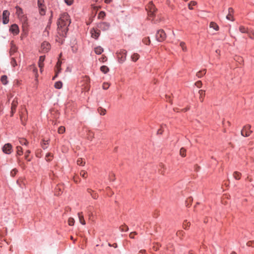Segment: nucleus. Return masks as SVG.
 Returning a JSON list of instances; mask_svg holds the SVG:
<instances>
[{
  "label": "nucleus",
  "mask_w": 254,
  "mask_h": 254,
  "mask_svg": "<svg viewBox=\"0 0 254 254\" xmlns=\"http://www.w3.org/2000/svg\"><path fill=\"white\" fill-rule=\"evenodd\" d=\"M233 177L236 180H239L241 178L242 174L241 173H240L238 171H235L233 173Z\"/></svg>",
  "instance_id": "412c9836"
},
{
  "label": "nucleus",
  "mask_w": 254,
  "mask_h": 254,
  "mask_svg": "<svg viewBox=\"0 0 254 254\" xmlns=\"http://www.w3.org/2000/svg\"><path fill=\"white\" fill-rule=\"evenodd\" d=\"M9 12L7 10H4L2 14L3 16V23L4 24H7L8 22V16Z\"/></svg>",
  "instance_id": "4468645a"
},
{
  "label": "nucleus",
  "mask_w": 254,
  "mask_h": 254,
  "mask_svg": "<svg viewBox=\"0 0 254 254\" xmlns=\"http://www.w3.org/2000/svg\"><path fill=\"white\" fill-rule=\"evenodd\" d=\"M80 175L82 178L84 179H86L87 177V172L84 170H82L80 171Z\"/></svg>",
  "instance_id": "79ce46f5"
},
{
  "label": "nucleus",
  "mask_w": 254,
  "mask_h": 254,
  "mask_svg": "<svg viewBox=\"0 0 254 254\" xmlns=\"http://www.w3.org/2000/svg\"><path fill=\"white\" fill-rule=\"evenodd\" d=\"M137 235V233L136 232H131L129 234V237L131 239H134V235Z\"/></svg>",
  "instance_id": "5fc2aeb1"
},
{
  "label": "nucleus",
  "mask_w": 254,
  "mask_h": 254,
  "mask_svg": "<svg viewBox=\"0 0 254 254\" xmlns=\"http://www.w3.org/2000/svg\"><path fill=\"white\" fill-rule=\"evenodd\" d=\"M120 230L122 232H127L128 230V227L126 225L124 224L120 227Z\"/></svg>",
  "instance_id": "bb28decb"
},
{
  "label": "nucleus",
  "mask_w": 254,
  "mask_h": 254,
  "mask_svg": "<svg viewBox=\"0 0 254 254\" xmlns=\"http://www.w3.org/2000/svg\"><path fill=\"white\" fill-rule=\"evenodd\" d=\"M198 93L199 94V100L201 102H202L204 100L205 96V91L203 90H200L198 91Z\"/></svg>",
  "instance_id": "aec40b11"
},
{
  "label": "nucleus",
  "mask_w": 254,
  "mask_h": 254,
  "mask_svg": "<svg viewBox=\"0 0 254 254\" xmlns=\"http://www.w3.org/2000/svg\"><path fill=\"white\" fill-rule=\"evenodd\" d=\"M159 245L157 244L156 245H155L153 247V249L154 251H157L159 249Z\"/></svg>",
  "instance_id": "052dcab7"
},
{
  "label": "nucleus",
  "mask_w": 254,
  "mask_h": 254,
  "mask_svg": "<svg viewBox=\"0 0 254 254\" xmlns=\"http://www.w3.org/2000/svg\"><path fill=\"white\" fill-rule=\"evenodd\" d=\"M239 31L242 33H249V29L247 27H246L243 25H241L239 27Z\"/></svg>",
  "instance_id": "f3484780"
},
{
  "label": "nucleus",
  "mask_w": 254,
  "mask_h": 254,
  "mask_svg": "<svg viewBox=\"0 0 254 254\" xmlns=\"http://www.w3.org/2000/svg\"><path fill=\"white\" fill-rule=\"evenodd\" d=\"M77 164L79 165L84 166L85 164V161L82 158H78L77 160Z\"/></svg>",
  "instance_id": "58836bf2"
},
{
  "label": "nucleus",
  "mask_w": 254,
  "mask_h": 254,
  "mask_svg": "<svg viewBox=\"0 0 254 254\" xmlns=\"http://www.w3.org/2000/svg\"><path fill=\"white\" fill-rule=\"evenodd\" d=\"M53 156L52 153H48L46 154L45 159L47 161H51L53 159Z\"/></svg>",
  "instance_id": "cd10ccee"
},
{
  "label": "nucleus",
  "mask_w": 254,
  "mask_h": 254,
  "mask_svg": "<svg viewBox=\"0 0 254 254\" xmlns=\"http://www.w3.org/2000/svg\"><path fill=\"white\" fill-rule=\"evenodd\" d=\"M16 149H17V154L19 156L21 155L23 153L22 148L20 146H17Z\"/></svg>",
  "instance_id": "4c0bfd02"
},
{
  "label": "nucleus",
  "mask_w": 254,
  "mask_h": 254,
  "mask_svg": "<svg viewBox=\"0 0 254 254\" xmlns=\"http://www.w3.org/2000/svg\"><path fill=\"white\" fill-rule=\"evenodd\" d=\"M110 87V84L107 82H104L103 84L102 87L104 89L106 90Z\"/></svg>",
  "instance_id": "09e8293b"
},
{
  "label": "nucleus",
  "mask_w": 254,
  "mask_h": 254,
  "mask_svg": "<svg viewBox=\"0 0 254 254\" xmlns=\"http://www.w3.org/2000/svg\"><path fill=\"white\" fill-rule=\"evenodd\" d=\"M111 180L114 181L115 180V175L114 174H112V176L110 177Z\"/></svg>",
  "instance_id": "338daca9"
},
{
  "label": "nucleus",
  "mask_w": 254,
  "mask_h": 254,
  "mask_svg": "<svg viewBox=\"0 0 254 254\" xmlns=\"http://www.w3.org/2000/svg\"><path fill=\"white\" fill-rule=\"evenodd\" d=\"M61 62L59 60L57 63L56 68H61Z\"/></svg>",
  "instance_id": "4d7b16f0"
},
{
  "label": "nucleus",
  "mask_w": 254,
  "mask_h": 254,
  "mask_svg": "<svg viewBox=\"0 0 254 254\" xmlns=\"http://www.w3.org/2000/svg\"><path fill=\"white\" fill-rule=\"evenodd\" d=\"M10 63H11V64L13 67H15L16 65H17L16 60H15V58L13 57L11 58V61Z\"/></svg>",
  "instance_id": "8fccbe9b"
},
{
  "label": "nucleus",
  "mask_w": 254,
  "mask_h": 254,
  "mask_svg": "<svg viewBox=\"0 0 254 254\" xmlns=\"http://www.w3.org/2000/svg\"><path fill=\"white\" fill-rule=\"evenodd\" d=\"M247 179L249 180V182H253V178L251 177L250 176H248Z\"/></svg>",
  "instance_id": "69168bd1"
},
{
  "label": "nucleus",
  "mask_w": 254,
  "mask_h": 254,
  "mask_svg": "<svg viewBox=\"0 0 254 254\" xmlns=\"http://www.w3.org/2000/svg\"><path fill=\"white\" fill-rule=\"evenodd\" d=\"M226 18L230 21H234V18L233 17V14H228L226 16Z\"/></svg>",
  "instance_id": "de8ad7c7"
},
{
  "label": "nucleus",
  "mask_w": 254,
  "mask_h": 254,
  "mask_svg": "<svg viewBox=\"0 0 254 254\" xmlns=\"http://www.w3.org/2000/svg\"><path fill=\"white\" fill-rule=\"evenodd\" d=\"M63 83L61 81H57L55 83V87L57 89H61Z\"/></svg>",
  "instance_id": "c9c22d12"
},
{
  "label": "nucleus",
  "mask_w": 254,
  "mask_h": 254,
  "mask_svg": "<svg viewBox=\"0 0 254 254\" xmlns=\"http://www.w3.org/2000/svg\"><path fill=\"white\" fill-rule=\"evenodd\" d=\"M78 216L80 223L83 225H85L86 222L84 219L83 213L82 212L78 213Z\"/></svg>",
  "instance_id": "dca6fc26"
},
{
  "label": "nucleus",
  "mask_w": 254,
  "mask_h": 254,
  "mask_svg": "<svg viewBox=\"0 0 254 254\" xmlns=\"http://www.w3.org/2000/svg\"><path fill=\"white\" fill-rule=\"evenodd\" d=\"M202 82L201 81L199 80V81H196L195 83V85L198 88H200L202 86Z\"/></svg>",
  "instance_id": "3c124183"
},
{
  "label": "nucleus",
  "mask_w": 254,
  "mask_h": 254,
  "mask_svg": "<svg viewBox=\"0 0 254 254\" xmlns=\"http://www.w3.org/2000/svg\"><path fill=\"white\" fill-rule=\"evenodd\" d=\"M108 245H109L110 247H114V248H117V247H118L117 244H116V243H114V244H113V245H111V244L109 243V244H108Z\"/></svg>",
  "instance_id": "680f3d73"
},
{
  "label": "nucleus",
  "mask_w": 254,
  "mask_h": 254,
  "mask_svg": "<svg viewBox=\"0 0 254 254\" xmlns=\"http://www.w3.org/2000/svg\"><path fill=\"white\" fill-rule=\"evenodd\" d=\"M146 9L148 11V15L149 16V19L151 20V18L153 17L154 12L156 11V8L152 2H150L146 7Z\"/></svg>",
  "instance_id": "f03ea898"
},
{
  "label": "nucleus",
  "mask_w": 254,
  "mask_h": 254,
  "mask_svg": "<svg viewBox=\"0 0 254 254\" xmlns=\"http://www.w3.org/2000/svg\"><path fill=\"white\" fill-rule=\"evenodd\" d=\"M206 73V69H203L202 70H200L198 72H197L196 74V75L198 78H201Z\"/></svg>",
  "instance_id": "393cba45"
},
{
  "label": "nucleus",
  "mask_w": 254,
  "mask_h": 254,
  "mask_svg": "<svg viewBox=\"0 0 254 254\" xmlns=\"http://www.w3.org/2000/svg\"><path fill=\"white\" fill-rule=\"evenodd\" d=\"M190 222H188L187 220L185 221L183 223V227L184 229H188L190 227Z\"/></svg>",
  "instance_id": "a19ab883"
},
{
  "label": "nucleus",
  "mask_w": 254,
  "mask_h": 254,
  "mask_svg": "<svg viewBox=\"0 0 254 254\" xmlns=\"http://www.w3.org/2000/svg\"><path fill=\"white\" fill-rule=\"evenodd\" d=\"M18 104V99L17 98H15L11 103V116H12L13 114L16 111L17 106Z\"/></svg>",
  "instance_id": "6e6552de"
},
{
  "label": "nucleus",
  "mask_w": 254,
  "mask_h": 254,
  "mask_svg": "<svg viewBox=\"0 0 254 254\" xmlns=\"http://www.w3.org/2000/svg\"><path fill=\"white\" fill-rule=\"evenodd\" d=\"M127 51L125 50H120L117 53V57L119 62L121 63H123L126 60Z\"/></svg>",
  "instance_id": "20e7f679"
},
{
  "label": "nucleus",
  "mask_w": 254,
  "mask_h": 254,
  "mask_svg": "<svg viewBox=\"0 0 254 254\" xmlns=\"http://www.w3.org/2000/svg\"><path fill=\"white\" fill-rule=\"evenodd\" d=\"M45 60V57L44 56H41L39 58L38 65L40 68L43 69L44 67V61Z\"/></svg>",
  "instance_id": "a211bd4d"
},
{
  "label": "nucleus",
  "mask_w": 254,
  "mask_h": 254,
  "mask_svg": "<svg viewBox=\"0 0 254 254\" xmlns=\"http://www.w3.org/2000/svg\"><path fill=\"white\" fill-rule=\"evenodd\" d=\"M90 33L92 37L97 39L100 34V31L98 28L96 29L92 28L91 30Z\"/></svg>",
  "instance_id": "9d476101"
},
{
  "label": "nucleus",
  "mask_w": 254,
  "mask_h": 254,
  "mask_svg": "<svg viewBox=\"0 0 254 254\" xmlns=\"http://www.w3.org/2000/svg\"><path fill=\"white\" fill-rule=\"evenodd\" d=\"M30 152H31L29 150H28L25 152V158L28 161H30V159L29 158V155Z\"/></svg>",
  "instance_id": "49530a36"
},
{
  "label": "nucleus",
  "mask_w": 254,
  "mask_h": 254,
  "mask_svg": "<svg viewBox=\"0 0 254 254\" xmlns=\"http://www.w3.org/2000/svg\"><path fill=\"white\" fill-rule=\"evenodd\" d=\"M234 12V9L232 7H229L228 9V14H233Z\"/></svg>",
  "instance_id": "bf43d9fd"
},
{
  "label": "nucleus",
  "mask_w": 254,
  "mask_h": 254,
  "mask_svg": "<svg viewBox=\"0 0 254 254\" xmlns=\"http://www.w3.org/2000/svg\"><path fill=\"white\" fill-rule=\"evenodd\" d=\"M2 151L6 154H10L12 151V145L10 143L5 144L2 148Z\"/></svg>",
  "instance_id": "1a4fd4ad"
},
{
  "label": "nucleus",
  "mask_w": 254,
  "mask_h": 254,
  "mask_svg": "<svg viewBox=\"0 0 254 254\" xmlns=\"http://www.w3.org/2000/svg\"><path fill=\"white\" fill-rule=\"evenodd\" d=\"M196 4V2L194 1H191L190 2L189 4V8L190 9H193V6H194Z\"/></svg>",
  "instance_id": "a18cd8bd"
},
{
  "label": "nucleus",
  "mask_w": 254,
  "mask_h": 254,
  "mask_svg": "<svg viewBox=\"0 0 254 254\" xmlns=\"http://www.w3.org/2000/svg\"><path fill=\"white\" fill-rule=\"evenodd\" d=\"M180 154L184 157L186 156V149L183 147L181 148L180 150Z\"/></svg>",
  "instance_id": "473e14b6"
},
{
  "label": "nucleus",
  "mask_w": 254,
  "mask_h": 254,
  "mask_svg": "<svg viewBox=\"0 0 254 254\" xmlns=\"http://www.w3.org/2000/svg\"><path fill=\"white\" fill-rule=\"evenodd\" d=\"M79 178L78 177H74L73 180L75 183H77L78 182Z\"/></svg>",
  "instance_id": "0e129e2a"
},
{
  "label": "nucleus",
  "mask_w": 254,
  "mask_h": 254,
  "mask_svg": "<svg viewBox=\"0 0 254 254\" xmlns=\"http://www.w3.org/2000/svg\"><path fill=\"white\" fill-rule=\"evenodd\" d=\"M87 191L88 193H89L91 195V197L93 199H96L98 198V195L94 190L88 188L87 189Z\"/></svg>",
  "instance_id": "2eb2a0df"
},
{
  "label": "nucleus",
  "mask_w": 254,
  "mask_h": 254,
  "mask_svg": "<svg viewBox=\"0 0 254 254\" xmlns=\"http://www.w3.org/2000/svg\"><path fill=\"white\" fill-rule=\"evenodd\" d=\"M17 172V170L16 169H13L10 172L11 176L14 177L16 174Z\"/></svg>",
  "instance_id": "864d4df0"
},
{
  "label": "nucleus",
  "mask_w": 254,
  "mask_h": 254,
  "mask_svg": "<svg viewBox=\"0 0 254 254\" xmlns=\"http://www.w3.org/2000/svg\"><path fill=\"white\" fill-rule=\"evenodd\" d=\"M139 56L138 54L134 53L131 56V59L132 61L136 62L139 59Z\"/></svg>",
  "instance_id": "f704fd0d"
},
{
  "label": "nucleus",
  "mask_w": 254,
  "mask_h": 254,
  "mask_svg": "<svg viewBox=\"0 0 254 254\" xmlns=\"http://www.w3.org/2000/svg\"><path fill=\"white\" fill-rule=\"evenodd\" d=\"M50 48V44L47 42H44L41 45V50L44 53L48 52Z\"/></svg>",
  "instance_id": "9b49d317"
},
{
  "label": "nucleus",
  "mask_w": 254,
  "mask_h": 254,
  "mask_svg": "<svg viewBox=\"0 0 254 254\" xmlns=\"http://www.w3.org/2000/svg\"><path fill=\"white\" fill-rule=\"evenodd\" d=\"M247 245L249 247H253L254 242L253 241H249L247 243Z\"/></svg>",
  "instance_id": "13d9d810"
},
{
  "label": "nucleus",
  "mask_w": 254,
  "mask_h": 254,
  "mask_svg": "<svg viewBox=\"0 0 254 254\" xmlns=\"http://www.w3.org/2000/svg\"><path fill=\"white\" fill-rule=\"evenodd\" d=\"M70 23V20L68 14L66 13L62 14L58 22V31L59 35L63 37L65 36Z\"/></svg>",
  "instance_id": "f257e3e1"
},
{
  "label": "nucleus",
  "mask_w": 254,
  "mask_h": 254,
  "mask_svg": "<svg viewBox=\"0 0 254 254\" xmlns=\"http://www.w3.org/2000/svg\"><path fill=\"white\" fill-rule=\"evenodd\" d=\"M248 36L250 38L252 39H254V31L252 30H249V33H248Z\"/></svg>",
  "instance_id": "e433bc0d"
},
{
  "label": "nucleus",
  "mask_w": 254,
  "mask_h": 254,
  "mask_svg": "<svg viewBox=\"0 0 254 254\" xmlns=\"http://www.w3.org/2000/svg\"><path fill=\"white\" fill-rule=\"evenodd\" d=\"M48 141L47 140V141H45V140H43V142L42 143H41V146L42 147V148L44 149H45L47 148V145L48 144Z\"/></svg>",
  "instance_id": "ea45409f"
},
{
  "label": "nucleus",
  "mask_w": 254,
  "mask_h": 254,
  "mask_svg": "<svg viewBox=\"0 0 254 254\" xmlns=\"http://www.w3.org/2000/svg\"><path fill=\"white\" fill-rule=\"evenodd\" d=\"M162 133V130L161 128L159 129L157 131V134H161Z\"/></svg>",
  "instance_id": "774afa93"
},
{
  "label": "nucleus",
  "mask_w": 254,
  "mask_h": 254,
  "mask_svg": "<svg viewBox=\"0 0 254 254\" xmlns=\"http://www.w3.org/2000/svg\"><path fill=\"white\" fill-rule=\"evenodd\" d=\"M19 143L21 145H27L28 144V142L24 138H21L19 139Z\"/></svg>",
  "instance_id": "72a5a7b5"
},
{
  "label": "nucleus",
  "mask_w": 254,
  "mask_h": 254,
  "mask_svg": "<svg viewBox=\"0 0 254 254\" xmlns=\"http://www.w3.org/2000/svg\"><path fill=\"white\" fill-rule=\"evenodd\" d=\"M16 13L19 17H22L23 16L22 9L19 6L16 7Z\"/></svg>",
  "instance_id": "6ab92c4d"
},
{
  "label": "nucleus",
  "mask_w": 254,
  "mask_h": 254,
  "mask_svg": "<svg viewBox=\"0 0 254 254\" xmlns=\"http://www.w3.org/2000/svg\"><path fill=\"white\" fill-rule=\"evenodd\" d=\"M251 126L250 125L245 126L241 130V135L245 137L249 136L253 132V131L251 130Z\"/></svg>",
  "instance_id": "7ed1b4c3"
},
{
  "label": "nucleus",
  "mask_w": 254,
  "mask_h": 254,
  "mask_svg": "<svg viewBox=\"0 0 254 254\" xmlns=\"http://www.w3.org/2000/svg\"><path fill=\"white\" fill-rule=\"evenodd\" d=\"M74 219L72 218V217H70L69 218L68 220V225H70V226H73L74 224Z\"/></svg>",
  "instance_id": "c03bdc74"
},
{
  "label": "nucleus",
  "mask_w": 254,
  "mask_h": 254,
  "mask_svg": "<svg viewBox=\"0 0 254 254\" xmlns=\"http://www.w3.org/2000/svg\"><path fill=\"white\" fill-rule=\"evenodd\" d=\"M180 46L181 47L182 50L184 52H187V47L185 42H181L180 43Z\"/></svg>",
  "instance_id": "c85d7f7f"
},
{
  "label": "nucleus",
  "mask_w": 254,
  "mask_h": 254,
  "mask_svg": "<svg viewBox=\"0 0 254 254\" xmlns=\"http://www.w3.org/2000/svg\"><path fill=\"white\" fill-rule=\"evenodd\" d=\"M9 30L14 35H17L19 32L18 26L15 24L11 26Z\"/></svg>",
  "instance_id": "f8f14e48"
},
{
  "label": "nucleus",
  "mask_w": 254,
  "mask_h": 254,
  "mask_svg": "<svg viewBox=\"0 0 254 254\" xmlns=\"http://www.w3.org/2000/svg\"><path fill=\"white\" fill-rule=\"evenodd\" d=\"M65 127H64L61 126L59 127L58 131L59 133L62 134L65 132Z\"/></svg>",
  "instance_id": "37998d69"
},
{
  "label": "nucleus",
  "mask_w": 254,
  "mask_h": 254,
  "mask_svg": "<svg viewBox=\"0 0 254 254\" xmlns=\"http://www.w3.org/2000/svg\"><path fill=\"white\" fill-rule=\"evenodd\" d=\"M65 2L68 5L72 4L73 0H64Z\"/></svg>",
  "instance_id": "6e6d98bb"
},
{
  "label": "nucleus",
  "mask_w": 254,
  "mask_h": 254,
  "mask_svg": "<svg viewBox=\"0 0 254 254\" xmlns=\"http://www.w3.org/2000/svg\"><path fill=\"white\" fill-rule=\"evenodd\" d=\"M103 51V49L100 46H98L94 48V52L97 55L101 54Z\"/></svg>",
  "instance_id": "4be33fe9"
},
{
  "label": "nucleus",
  "mask_w": 254,
  "mask_h": 254,
  "mask_svg": "<svg viewBox=\"0 0 254 254\" xmlns=\"http://www.w3.org/2000/svg\"><path fill=\"white\" fill-rule=\"evenodd\" d=\"M17 47L15 45V44L14 43L13 41H11L10 43V55L11 56H12L14 54L17 52Z\"/></svg>",
  "instance_id": "ddd939ff"
},
{
  "label": "nucleus",
  "mask_w": 254,
  "mask_h": 254,
  "mask_svg": "<svg viewBox=\"0 0 254 254\" xmlns=\"http://www.w3.org/2000/svg\"><path fill=\"white\" fill-rule=\"evenodd\" d=\"M142 42L145 45H149L150 43V40L149 37H145L142 39Z\"/></svg>",
  "instance_id": "c756f323"
},
{
  "label": "nucleus",
  "mask_w": 254,
  "mask_h": 254,
  "mask_svg": "<svg viewBox=\"0 0 254 254\" xmlns=\"http://www.w3.org/2000/svg\"><path fill=\"white\" fill-rule=\"evenodd\" d=\"M94 133L91 130H89L87 133V137L88 139L92 140L94 138Z\"/></svg>",
  "instance_id": "2f4dec72"
},
{
  "label": "nucleus",
  "mask_w": 254,
  "mask_h": 254,
  "mask_svg": "<svg viewBox=\"0 0 254 254\" xmlns=\"http://www.w3.org/2000/svg\"><path fill=\"white\" fill-rule=\"evenodd\" d=\"M97 28L100 30L106 31L110 28V24L107 22L100 23L97 25Z\"/></svg>",
  "instance_id": "0eeeda50"
},
{
  "label": "nucleus",
  "mask_w": 254,
  "mask_h": 254,
  "mask_svg": "<svg viewBox=\"0 0 254 254\" xmlns=\"http://www.w3.org/2000/svg\"><path fill=\"white\" fill-rule=\"evenodd\" d=\"M100 70L102 72L106 73L109 71V68L106 65H103L101 66Z\"/></svg>",
  "instance_id": "a878e982"
},
{
  "label": "nucleus",
  "mask_w": 254,
  "mask_h": 254,
  "mask_svg": "<svg viewBox=\"0 0 254 254\" xmlns=\"http://www.w3.org/2000/svg\"><path fill=\"white\" fill-rule=\"evenodd\" d=\"M7 77L6 75H2L1 77L0 80L3 84L6 85L7 84Z\"/></svg>",
  "instance_id": "7c9ffc66"
},
{
  "label": "nucleus",
  "mask_w": 254,
  "mask_h": 254,
  "mask_svg": "<svg viewBox=\"0 0 254 254\" xmlns=\"http://www.w3.org/2000/svg\"><path fill=\"white\" fill-rule=\"evenodd\" d=\"M98 113L100 115L104 116L106 114V110L105 109L101 107H100L97 109Z\"/></svg>",
  "instance_id": "b1692460"
},
{
  "label": "nucleus",
  "mask_w": 254,
  "mask_h": 254,
  "mask_svg": "<svg viewBox=\"0 0 254 254\" xmlns=\"http://www.w3.org/2000/svg\"><path fill=\"white\" fill-rule=\"evenodd\" d=\"M210 28H213L216 31H218L219 30L218 25L214 22H211L209 24Z\"/></svg>",
  "instance_id": "5701e85b"
},
{
  "label": "nucleus",
  "mask_w": 254,
  "mask_h": 254,
  "mask_svg": "<svg viewBox=\"0 0 254 254\" xmlns=\"http://www.w3.org/2000/svg\"><path fill=\"white\" fill-rule=\"evenodd\" d=\"M192 201V198L191 197H189L188 198H187V200H186V203H187V206L189 205V204H190L191 202Z\"/></svg>",
  "instance_id": "603ef678"
},
{
  "label": "nucleus",
  "mask_w": 254,
  "mask_h": 254,
  "mask_svg": "<svg viewBox=\"0 0 254 254\" xmlns=\"http://www.w3.org/2000/svg\"><path fill=\"white\" fill-rule=\"evenodd\" d=\"M166 38V35L162 29L158 30L156 34V39L159 42H162Z\"/></svg>",
  "instance_id": "39448f33"
},
{
  "label": "nucleus",
  "mask_w": 254,
  "mask_h": 254,
  "mask_svg": "<svg viewBox=\"0 0 254 254\" xmlns=\"http://www.w3.org/2000/svg\"><path fill=\"white\" fill-rule=\"evenodd\" d=\"M61 68H56V70H55V72H56V76H58L59 73L61 71Z\"/></svg>",
  "instance_id": "e2e57ef3"
},
{
  "label": "nucleus",
  "mask_w": 254,
  "mask_h": 254,
  "mask_svg": "<svg viewBox=\"0 0 254 254\" xmlns=\"http://www.w3.org/2000/svg\"><path fill=\"white\" fill-rule=\"evenodd\" d=\"M44 3V0H38V6L39 9V13L41 15H45L46 12V7Z\"/></svg>",
  "instance_id": "423d86ee"
}]
</instances>
